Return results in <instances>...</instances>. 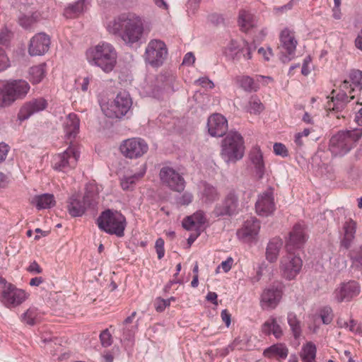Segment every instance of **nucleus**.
Masks as SVG:
<instances>
[{
	"label": "nucleus",
	"mask_w": 362,
	"mask_h": 362,
	"mask_svg": "<svg viewBox=\"0 0 362 362\" xmlns=\"http://www.w3.org/2000/svg\"><path fill=\"white\" fill-rule=\"evenodd\" d=\"M109 33L118 36L129 47L138 46L144 35V20L134 13H124L107 23Z\"/></svg>",
	"instance_id": "f257e3e1"
},
{
	"label": "nucleus",
	"mask_w": 362,
	"mask_h": 362,
	"mask_svg": "<svg viewBox=\"0 0 362 362\" xmlns=\"http://www.w3.org/2000/svg\"><path fill=\"white\" fill-rule=\"evenodd\" d=\"M361 90H362V71L351 70L349 73L348 78L344 79L341 84L339 91L332 92L331 100L327 102V109L336 112L341 111L346 104V99L349 98L347 93L351 95Z\"/></svg>",
	"instance_id": "f03ea898"
},
{
	"label": "nucleus",
	"mask_w": 362,
	"mask_h": 362,
	"mask_svg": "<svg viewBox=\"0 0 362 362\" xmlns=\"http://www.w3.org/2000/svg\"><path fill=\"white\" fill-rule=\"evenodd\" d=\"M86 57L90 65L100 68L105 73H110L117 64V53L112 44L100 42L88 48Z\"/></svg>",
	"instance_id": "7ed1b4c3"
},
{
	"label": "nucleus",
	"mask_w": 362,
	"mask_h": 362,
	"mask_svg": "<svg viewBox=\"0 0 362 362\" xmlns=\"http://www.w3.org/2000/svg\"><path fill=\"white\" fill-rule=\"evenodd\" d=\"M361 137L362 128L339 131L331 137L329 150L332 156L342 157L356 146Z\"/></svg>",
	"instance_id": "20e7f679"
},
{
	"label": "nucleus",
	"mask_w": 362,
	"mask_h": 362,
	"mask_svg": "<svg viewBox=\"0 0 362 362\" xmlns=\"http://www.w3.org/2000/svg\"><path fill=\"white\" fill-rule=\"evenodd\" d=\"M29 83L23 79L0 81V107H8L23 99L30 91Z\"/></svg>",
	"instance_id": "39448f33"
},
{
	"label": "nucleus",
	"mask_w": 362,
	"mask_h": 362,
	"mask_svg": "<svg viewBox=\"0 0 362 362\" xmlns=\"http://www.w3.org/2000/svg\"><path fill=\"white\" fill-rule=\"evenodd\" d=\"M221 157L227 164L241 160L245 153L244 140L237 132H230L223 139L221 145Z\"/></svg>",
	"instance_id": "423d86ee"
},
{
	"label": "nucleus",
	"mask_w": 362,
	"mask_h": 362,
	"mask_svg": "<svg viewBox=\"0 0 362 362\" xmlns=\"http://www.w3.org/2000/svg\"><path fill=\"white\" fill-rule=\"evenodd\" d=\"M97 223L100 229L117 237L124 235L127 226L124 216L117 211L110 209L103 211L98 217Z\"/></svg>",
	"instance_id": "0eeeda50"
},
{
	"label": "nucleus",
	"mask_w": 362,
	"mask_h": 362,
	"mask_svg": "<svg viewBox=\"0 0 362 362\" xmlns=\"http://www.w3.org/2000/svg\"><path fill=\"white\" fill-rule=\"evenodd\" d=\"M98 194L97 187L94 184H89L86 186L82 200L78 195L71 196L67 206L69 214L73 217L81 216L88 207L95 203Z\"/></svg>",
	"instance_id": "6e6552de"
},
{
	"label": "nucleus",
	"mask_w": 362,
	"mask_h": 362,
	"mask_svg": "<svg viewBox=\"0 0 362 362\" xmlns=\"http://www.w3.org/2000/svg\"><path fill=\"white\" fill-rule=\"evenodd\" d=\"M132 105L129 93H119L112 101L101 105L103 113L110 118H121L127 115Z\"/></svg>",
	"instance_id": "1a4fd4ad"
},
{
	"label": "nucleus",
	"mask_w": 362,
	"mask_h": 362,
	"mask_svg": "<svg viewBox=\"0 0 362 362\" xmlns=\"http://www.w3.org/2000/svg\"><path fill=\"white\" fill-rule=\"evenodd\" d=\"M168 55V49L164 42L151 40L148 42L144 55L145 62L153 67L161 66Z\"/></svg>",
	"instance_id": "9d476101"
},
{
	"label": "nucleus",
	"mask_w": 362,
	"mask_h": 362,
	"mask_svg": "<svg viewBox=\"0 0 362 362\" xmlns=\"http://www.w3.org/2000/svg\"><path fill=\"white\" fill-rule=\"evenodd\" d=\"M79 156L78 146L71 145L63 153L54 156L53 159L54 168L66 173L76 166Z\"/></svg>",
	"instance_id": "9b49d317"
},
{
	"label": "nucleus",
	"mask_w": 362,
	"mask_h": 362,
	"mask_svg": "<svg viewBox=\"0 0 362 362\" xmlns=\"http://www.w3.org/2000/svg\"><path fill=\"white\" fill-rule=\"evenodd\" d=\"M29 296L25 290L13 284L6 285L4 290L0 291V303L6 308L13 309L24 303Z\"/></svg>",
	"instance_id": "f8f14e48"
},
{
	"label": "nucleus",
	"mask_w": 362,
	"mask_h": 362,
	"mask_svg": "<svg viewBox=\"0 0 362 362\" xmlns=\"http://www.w3.org/2000/svg\"><path fill=\"white\" fill-rule=\"evenodd\" d=\"M303 267L301 258L291 252L284 255L279 262L281 276L286 280L295 279L300 274Z\"/></svg>",
	"instance_id": "ddd939ff"
},
{
	"label": "nucleus",
	"mask_w": 362,
	"mask_h": 362,
	"mask_svg": "<svg viewBox=\"0 0 362 362\" xmlns=\"http://www.w3.org/2000/svg\"><path fill=\"white\" fill-rule=\"evenodd\" d=\"M148 145L141 138H132L124 140L120 145V151L126 158L133 159L143 156L147 153Z\"/></svg>",
	"instance_id": "4468645a"
},
{
	"label": "nucleus",
	"mask_w": 362,
	"mask_h": 362,
	"mask_svg": "<svg viewBox=\"0 0 362 362\" xmlns=\"http://www.w3.org/2000/svg\"><path fill=\"white\" fill-rule=\"evenodd\" d=\"M283 296V287L281 284L271 285L261 294L260 306L265 310L275 309L279 304Z\"/></svg>",
	"instance_id": "2eb2a0df"
},
{
	"label": "nucleus",
	"mask_w": 362,
	"mask_h": 362,
	"mask_svg": "<svg viewBox=\"0 0 362 362\" xmlns=\"http://www.w3.org/2000/svg\"><path fill=\"white\" fill-rule=\"evenodd\" d=\"M260 229V223L255 217L247 219L243 227L238 230V238L245 243H253L257 241Z\"/></svg>",
	"instance_id": "dca6fc26"
},
{
	"label": "nucleus",
	"mask_w": 362,
	"mask_h": 362,
	"mask_svg": "<svg viewBox=\"0 0 362 362\" xmlns=\"http://www.w3.org/2000/svg\"><path fill=\"white\" fill-rule=\"evenodd\" d=\"M361 291L359 284L355 281H349L339 284L333 292L334 299L338 302L349 301L357 296Z\"/></svg>",
	"instance_id": "f3484780"
},
{
	"label": "nucleus",
	"mask_w": 362,
	"mask_h": 362,
	"mask_svg": "<svg viewBox=\"0 0 362 362\" xmlns=\"http://www.w3.org/2000/svg\"><path fill=\"white\" fill-rule=\"evenodd\" d=\"M159 176L162 182L170 189L177 192H181L185 189V182L184 178L173 168L170 167L162 168Z\"/></svg>",
	"instance_id": "a211bd4d"
},
{
	"label": "nucleus",
	"mask_w": 362,
	"mask_h": 362,
	"mask_svg": "<svg viewBox=\"0 0 362 362\" xmlns=\"http://www.w3.org/2000/svg\"><path fill=\"white\" fill-rule=\"evenodd\" d=\"M47 105V101L44 98H33L22 105L18 118L20 121L26 120L32 115L45 110Z\"/></svg>",
	"instance_id": "6ab92c4d"
},
{
	"label": "nucleus",
	"mask_w": 362,
	"mask_h": 362,
	"mask_svg": "<svg viewBox=\"0 0 362 362\" xmlns=\"http://www.w3.org/2000/svg\"><path fill=\"white\" fill-rule=\"evenodd\" d=\"M276 209L274 198L272 189L261 193L255 204V210L259 216L267 217L272 215Z\"/></svg>",
	"instance_id": "aec40b11"
},
{
	"label": "nucleus",
	"mask_w": 362,
	"mask_h": 362,
	"mask_svg": "<svg viewBox=\"0 0 362 362\" xmlns=\"http://www.w3.org/2000/svg\"><path fill=\"white\" fill-rule=\"evenodd\" d=\"M49 37L44 33H37L30 40L28 52L31 56L43 55L49 50Z\"/></svg>",
	"instance_id": "412c9836"
},
{
	"label": "nucleus",
	"mask_w": 362,
	"mask_h": 362,
	"mask_svg": "<svg viewBox=\"0 0 362 362\" xmlns=\"http://www.w3.org/2000/svg\"><path fill=\"white\" fill-rule=\"evenodd\" d=\"M307 240V235L304 226L302 224H296L289 233V238L286 242L288 250L300 248Z\"/></svg>",
	"instance_id": "4be33fe9"
},
{
	"label": "nucleus",
	"mask_w": 362,
	"mask_h": 362,
	"mask_svg": "<svg viewBox=\"0 0 362 362\" xmlns=\"http://www.w3.org/2000/svg\"><path fill=\"white\" fill-rule=\"evenodd\" d=\"M238 208V196L234 191L230 192L221 205L216 206L214 212L216 216L233 215Z\"/></svg>",
	"instance_id": "5701e85b"
},
{
	"label": "nucleus",
	"mask_w": 362,
	"mask_h": 362,
	"mask_svg": "<svg viewBox=\"0 0 362 362\" xmlns=\"http://www.w3.org/2000/svg\"><path fill=\"white\" fill-rule=\"evenodd\" d=\"M208 131L212 136H221L228 129L226 119L220 114H214L208 119Z\"/></svg>",
	"instance_id": "b1692460"
},
{
	"label": "nucleus",
	"mask_w": 362,
	"mask_h": 362,
	"mask_svg": "<svg viewBox=\"0 0 362 362\" xmlns=\"http://www.w3.org/2000/svg\"><path fill=\"white\" fill-rule=\"evenodd\" d=\"M63 128L65 137L71 142L79 132L80 120L77 115L74 113L69 114L64 120Z\"/></svg>",
	"instance_id": "393cba45"
},
{
	"label": "nucleus",
	"mask_w": 362,
	"mask_h": 362,
	"mask_svg": "<svg viewBox=\"0 0 362 362\" xmlns=\"http://www.w3.org/2000/svg\"><path fill=\"white\" fill-rule=\"evenodd\" d=\"M206 218L203 211H199L182 221V226L188 230H199L205 223Z\"/></svg>",
	"instance_id": "a878e982"
},
{
	"label": "nucleus",
	"mask_w": 362,
	"mask_h": 362,
	"mask_svg": "<svg viewBox=\"0 0 362 362\" xmlns=\"http://www.w3.org/2000/svg\"><path fill=\"white\" fill-rule=\"evenodd\" d=\"M262 332L266 335L273 334L276 339L283 335V329L277 318L272 315L262 325Z\"/></svg>",
	"instance_id": "bb28decb"
},
{
	"label": "nucleus",
	"mask_w": 362,
	"mask_h": 362,
	"mask_svg": "<svg viewBox=\"0 0 362 362\" xmlns=\"http://www.w3.org/2000/svg\"><path fill=\"white\" fill-rule=\"evenodd\" d=\"M280 40L282 47L288 54H294L298 44L294 33L288 29H284L281 33Z\"/></svg>",
	"instance_id": "cd10ccee"
},
{
	"label": "nucleus",
	"mask_w": 362,
	"mask_h": 362,
	"mask_svg": "<svg viewBox=\"0 0 362 362\" xmlns=\"http://www.w3.org/2000/svg\"><path fill=\"white\" fill-rule=\"evenodd\" d=\"M249 156L255 168L257 175L260 178L262 177L264 173V163L260 148L254 146L250 151Z\"/></svg>",
	"instance_id": "c85d7f7f"
},
{
	"label": "nucleus",
	"mask_w": 362,
	"mask_h": 362,
	"mask_svg": "<svg viewBox=\"0 0 362 362\" xmlns=\"http://www.w3.org/2000/svg\"><path fill=\"white\" fill-rule=\"evenodd\" d=\"M283 246V241L279 238H274L271 239L267 244L266 248V259L269 262H274L276 261L279 252Z\"/></svg>",
	"instance_id": "c756f323"
},
{
	"label": "nucleus",
	"mask_w": 362,
	"mask_h": 362,
	"mask_svg": "<svg viewBox=\"0 0 362 362\" xmlns=\"http://www.w3.org/2000/svg\"><path fill=\"white\" fill-rule=\"evenodd\" d=\"M356 223L353 220L347 221L344 225V234L341 240V246L349 249L355 238Z\"/></svg>",
	"instance_id": "7c9ffc66"
},
{
	"label": "nucleus",
	"mask_w": 362,
	"mask_h": 362,
	"mask_svg": "<svg viewBox=\"0 0 362 362\" xmlns=\"http://www.w3.org/2000/svg\"><path fill=\"white\" fill-rule=\"evenodd\" d=\"M263 354L267 358L285 359L288 354V349L284 344H276L266 349Z\"/></svg>",
	"instance_id": "2f4dec72"
},
{
	"label": "nucleus",
	"mask_w": 362,
	"mask_h": 362,
	"mask_svg": "<svg viewBox=\"0 0 362 362\" xmlns=\"http://www.w3.org/2000/svg\"><path fill=\"white\" fill-rule=\"evenodd\" d=\"M44 313L40 310L38 308L32 306L30 307L22 315L21 320L28 325H34L40 322L44 316Z\"/></svg>",
	"instance_id": "473e14b6"
},
{
	"label": "nucleus",
	"mask_w": 362,
	"mask_h": 362,
	"mask_svg": "<svg viewBox=\"0 0 362 362\" xmlns=\"http://www.w3.org/2000/svg\"><path fill=\"white\" fill-rule=\"evenodd\" d=\"M87 8L88 3L86 0H78L66 7L64 15L66 18H73L83 13Z\"/></svg>",
	"instance_id": "72a5a7b5"
},
{
	"label": "nucleus",
	"mask_w": 362,
	"mask_h": 362,
	"mask_svg": "<svg viewBox=\"0 0 362 362\" xmlns=\"http://www.w3.org/2000/svg\"><path fill=\"white\" fill-rule=\"evenodd\" d=\"M32 204L35 205L37 209H49L54 206L55 199L52 194H42L35 196L32 199Z\"/></svg>",
	"instance_id": "f704fd0d"
},
{
	"label": "nucleus",
	"mask_w": 362,
	"mask_h": 362,
	"mask_svg": "<svg viewBox=\"0 0 362 362\" xmlns=\"http://www.w3.org/2000/svg\"><path fill=\"white\" fill-rule=\"evenodd\" d=\"M354 95H350V99H346L344 107H346L348 110L353 112L355 115L354 121L358 126L362 127V103L354 100Z\"/></svg>",
	"instance_id": "c9c22d12"
},
{
	"label": "nucleus",
	"mask_w": 362,
	"mask_h": 362,
	"mask_svg": "<svg viewBox=\"0 0 362 362\" xmlns=\"http://www.w3.org/2000/svg\"><path fill=\"white\" fill-rule=\"evenodd\" d=\"M235 83L246 92H256L259 86L248 76H238L234 78Z\"/></svg>",
	"instance_id": "e433bc0d"
},
{
	"label": "nucleus",
	"mask_w": 362,
	"mask_h": 362,
	"mask_svg": "<svg viewBox=\"0 0 362 362\" xmlns=\"http://www.w3.org/2000/svg\"><path fill=\"white\" fill-rule=\"evenodd\" d=\"M238 23L242 30L247 32L255 25V17L249 11L242 10L239 13Z\"/></svg>",
	"instance_id": "4c0bfd02"
},
{
	"label": "nucleus",
	"mask_w": 362,
	"mask_h": 362,
	"mask_svg": "<svg viewBox=\"0 0 362 362\" xmlns=\"http://www.w3.org/2000/svg\"><path fill=\"white\" fill-rule=\"evenodd\" d=\"M300 356L303 362H316V346L312 342H307L302 346Z\"/></svg>",
	"instance_id": "58836bf2"
},
{
	"label": "nucleus",
	"mask_w": 362,
	"mask_h": 362,
	"mask_svg": "<svg viewBox=\"0 0 362 362\" xmlns=\"http://www.w3.org/2000/svg\"><path fill=\"white\" fill-rule=\"evenodd\" d=\"M199 194L201 199L204 202H213L218 197L216 189L213 186L205 182L201 184L199 187Z\"/></svg>",
	"instance_id": "ea45409f"
},
{
	"label": "nucleus",
	"mask_w": 362,
	"mask_h": 362,
	"mask_svg": "<svg viewBox=\"0 0 362 362\" xmlns=\"http://www.w3.org/2000/svg\"><path fill=\"white\" fill-rule=\"evenodd\" d=\"M45 76V66L42 64L32 66L28 71V79L33 84L39 83Z\"/></svg>",
	"instance_id": "a19ab883"
},
{
	"label": "nucleus",
	"mask_w": 362,
	"mask_h": 362,
	"mask_svg": "<svg viewBox=\"0 0 362 362\" xmlns=\"http://www.w3.org/2000/svg\"><path fill=\"white\" fill-rule=\"evenodd\" d=\"M240 49V44L236 40H230L223 48V54L228 59L235 60L238 59Z\"/></svg>",
	"instance_id": "79ce46f5"
},
{
	"label": "nucleus",
	"mask_w": 362,
	"mask_h": 362,
	"mask_svg": "<svg viewBox=\"0 0 362 362\" xmlns=\"http://www.w3.org/2000/svg\"><path fill=\"white\" fill-rule=\"evenodd\" d=\"M146 172V165L143 164L141 165L139 171L133 175L124 177L121 180V186L123 189H129L132 185L134 184L135 182L139 178L142 177Z\"/></svg>",
	"instance_id": "37998d69"
},
{
	"label": "nucleus",
	"mask_w": 362,
	"mask_h": 362,
	"mask_svg": "<svg viewBox=\"0 0 362 362\" xmlns=\"http://www.w3.org/2000/svg\"><path fill=\"white\" fill-rule=\"evenodd\" d=\"M287 322L291 328L293 337L296 339L298 338L301 334V325L297 315L294 313L290 312L288 313Z\"/></svg>",
	"instance_id": "c03bdc74"
},
{
	"label": "nucleus",
	"mask_w": 362,
	"mask_h": 362,
	"mask_svg": "<svg viewBox=\"0 0 362 362\" xmlns=\"http://www.w3.org/2000/svg\"><path fill=\"white\" fill-rule=\"evenodd\" d=\"M136 316V312H133L132 315L129 317H127L125 320L124 321V328H123V336H122V341H128L131 342L133 339L134 334L135 332L136 327H132L130 329L127 327V325L129 323H132L133 320L134 319Z\"/></svg>",
	"instance_id": "a18cd8bd"
},
{
	"label": "nucleus",
	"mask_w": 362,
	"mask_h": 362,
	"mask_svg": "<svg viewBox=\"0 0 362 362\" xmlns=\"http://www.w3.org/2000/svg\"><path fill=\"white\" fill-rule=\"evenodd\" d=\"M40 20V14L39 12H35L31 15H23L19 17L20 25L25 28H29L33 23Z\"/></svg>",
	"instance_id": "49530a36"
},
{
	"label": "nucleus",
	"mask_w": 362,
	"mask_h": 362,
	"mask_svg": "<svg viewBox=\"0 0 362 362\" xmlns=\"http://www.w3.org/2000/svg\"><path fill=\"white\" fill-rule=\"evenodd\" d=\"M349 256L354 265L357 267H362V245L350 250Z\"/></svg>",
	"instance_id": "de8ad7c7"
},
{
	"label": "nucleus",
	"mask_w": 362,
	"mask_h": 362,
	"mask_svg": "<svg viewBox=\"0 0 362 362\" xmlns=\"http://www.w3.org/2000/svg\"><path fill=\"white\" fill-rule=\"evenodd\" d=\"M263 109L264 105L257 98L252 97L250 98L247 107L248 112L252 114H259Z\"/></svg>",
	"instance_id": "09e8293b"
},
{
	"label": "nucleus",
	"mask_w": 362,
	"mask_h": 362,
	"mask_svg": "<svg viewBox=\"0 0 362 362\" xmlns=\"http://www.w3.org/2000/svg\"><path fill=\"white\" fill-rule=\"evenodd\" d=\"M320 318L325 325H329L333 320V311L329 306L322 308L320 311Z\"/></svg>",
	"instance_id": "8fccbe9b"
},
{
	"label": "nucleus",
	"mask_w": 362,
	"mask_h": 362,
	"mask_svg": "<svg viewBox=\"0 0 362 362\" xmlns=\"http://www.w3.org/2000/svg\"><path fill=\"white\" fill-rule=\"evenodd\" d=\"M337 324L339 328L347 329L350 332L354 333L357 332V330L355 328L356 325V322L353 319L350 320L349 322H347L343 318L339 317L337 320Z\"/></svg>",
	"instance_id": "3c124183"
},
{
	"label": "nucleus",
	"mask_w": 362,
	"mask_h": 362,
	"mask_svg": "<svg viewBox=\"0 0 362 362\" xmlns=\"http://www.w3.org/2000/svg\"><path fill=\"white\" fill-rule=\"evenodd\" d=\"M169 83L168 81L165 82L161 87H152L151 86H146L145 88V92L149 96H152L153 98H157L159 96V90L161 89L168 90L169 89Z\"/></svg>",
	"instance_id": "603ef678"
},
{
	"label": "nucleus",
	"mask_w": 362,
	"mask_h": 362,
	"mask_svg": "<svg viewBox=\"0 0 362 362\" xmlns=\"http://www.w3.org/2000/svg\"><path fill=\"white\" fill-rule=\"evenodd\" d=\"M194 84L200 86L206 89H212L214 87V83L208 77L203 76L194 81Z\"/></svg>",
	"instance_id": "864d4df0"
},
{
	"label": "nucleus",
	"mask_w": 362,
	"mask_h": 362,
	"mask_svg": "<svg viewBox=\"0 0 362 362\" xmlns=\"http://www.w3.org/2000/svg\"><path fill=\"white\" fill-rule=\"evenodd\" d=\"M313 69L312 64V59L310 56H307L303 59V63L301 68V74L304 76H308Z\"/></svg>",
	"instance_id": "5fc2aeb1"
},
{
	"label": "nucleus",
	"mask_w": 362,
	"mask_h": 362,
	"mask_svg": "<svg viewBox=\"0 0 362 362\" xmlns=\"http://www.w3.org/2000/svg\"><path fill=\"white\" fill-rule=\"evenodd\" d=\"M10 60L4 49L0 47V71L7 69L10 66Z\"/></svg>",
	"instance_id": "6e6d98bb"
},
{
	"label": "nucleus",
	"mask_w": 362,
	"mask_h": 362,
	"mask_svg": "<svg viewBox=\"0 0 362 362\" xmlns=\"http://www.w3.org/2000/svg\"><path fill=\"white\" fill-rule=\"evenodd\" d=\"M100 339L103 346L107 347L112 343V336L108 329H105L100 334Z\"/></svg>",
	"instance_id": "4d7b16f0"
},
{
	"label": "nucleus",
	"mask_w": 362,
	"mask_h": 362,
	"mask_svg": "<svg viewBox=\"0 0 362 362\" xmlns=\"http://www.w3.org/2000/svg\"><path fill=\"white\" fill-rule=\"evenodd\" d=\"M274 152L276 155L281 157H286L288 155L287 148L281 143H275L273 146Z\"/></svg>",
	"instance_id": "13d9d810"
},
{
	"label": "nucleus",
	"mask_w": 362,
	"mask_h": 362,
	"mask_svg": "<svg viewBox=\"0 0 362 362\" xmlns=\"http://www.w3.org/2000/svg\"><path fill=\"white\" fill-rule=\"evenodd\" d=\"M155 247L158 254V258L159 259H162L165 255L164 240L162 238L157 239L156 241Z\"/></svg>",
	"instance_id": "bf43d9fd"
},
{
	"label": "nucleus",
	"mask_w": 362,
	"mask_h": 362,
	"mask_svg": "<svg viewBox=\"0 0 362 362\" xmlns=\"http://www.w3.org/2000/svg\"><path fill=\"white\" fill-rule=\"evenodd\" d=\"M170 305V300L157 298L155 303L156 310L158 312L163 311L165 308Z\"/></svg>",
	"instance_id": "052dcab7"
},
{
	"label": "nucleus",
	"mask_w": 362,
	"mask_h": 362,
	"mask_svg": "<svg viewBox=\"0 0 362 362\" xmlns=\"http://www.w3.org/2000/svg\"><path fill=\"white\" fill-rule=\"evenodd\" d=\"M233 264V259L230 257H228L225 261H223L221 264L218 267V269H222V270L227 273L229 272L232 267Z\"/></svg>",
	"instance_id": "680f3d73"
},
{
	"label": "nucleus",
	"mask_w": 362,
	"mask_h": 362,
	"mask_svg": "<svg viewBox=\"0 0 362 362\" xmlns=\"http://www.w3.org/2000/svg\"><path fill=\"white\" fill-rule=\"evenodd\" d=\"M27 271L33 274H38L42 272V269L36 261H33L27 267Z\"/></svg>",
	"instance_id": "e2e57ef3"
},
{
	"label": "nucleus",
	"mask_w": 362,
	"mask_h": 362,
	"mask_svg": "<svg viewBox=\"0 0 362 362\" xmlns=\"http://www.w3.org/2000/svg\"><path fill=\"white\" fill-rule=\"evenodd\" d=\"M192 194L189 192H185L177 200L181 205H188L192 201Z\"/></svg>",
	"instance_id": "0e129e2a"
},
{
	"label": "nucleus",
	"mask_w": 362,
	"mask_h": 362,
	"mask_svg": "<svg viewBox=\"0 0 362 362\" xmlns=\"http://www.w3.org/2000/svg\"><path fill=\"white\" fill-rule=\"evenodd\" d=\"M258 53L262 56L265 61H269L270 58L273 56L272 50L270 47H260L258 49Z\"/></svg>",
	"instance_id": "69168bd1"
},
{
	"label": "nucleus",
	"mask_w": 362,
	"mask_h": 362,
	"mask_svg": "<svg viewBox=\"0 0 362 362\" xmlns=\"http://www.w3.org/2000/svg\"><path fill=\"white\" fill-rule=\"evenodd\" d=\"M9 40V32L5 28L0 33V45L6 46Z\"/></svg>",
	"instance_id": "338daca9"
},
{
	"label": "nucleus",
	"mask_w": 362,
	"mask_h": 362,
	"mask_svg": "<svg viewBox=\"0 0 362 362\" xmlns=\"http://www.w3.org/2000/svg\"><path fill=\"white\" fill-rule=\"evenodd\" d=\"M194 62H195V57L193 54V53L187 52L183 58L182 64L187 65V66H191L194 63Z\"/></svg>",
	"instance_id": "774afa93"
}]
</instances>
